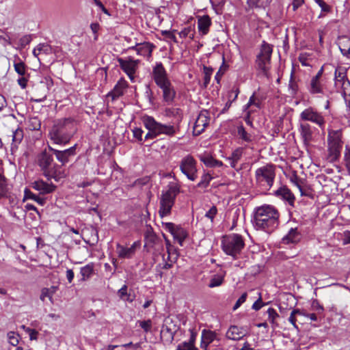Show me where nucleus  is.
Masks as SVG:
<instances>
[{"label": "nucleus", "mask_w": 350, "mask_h": 350, "mask_svg": "<svg viewBox=\"0 0 350 350\" xmlns=\"http://www.w3.org/2000/svg\"><path fill=\"white\" fill-rule=\"evenodd\" d=\"M279 212L271 205H263L255 209L253 225L257 230L273 232L279 224Z\"/></svg>", "instance_id": "f257e3e1"}, {"label": "nucleus", "mask_w": 350, "mask_h": 350, "mask_svg": "<svg viewBox=\"0 0 350 350\" xmlns=\"http://www.w3.org/2000/svg\"><path fill=\"white\" fill-rule=\"evenodd\" d=\"M76 129L75 121L70 118L55 120L49 131V138L55 144L65 146L72 138Z\"/></svg>", "instance_id": "f03ea898"}, {"label": "nucleus", "mask_w": 350, "mask_h": 350, "mask_svg": "<svg viewBox=\"0 0 350 350\" xmlns=\"http://www.w3.org/2000/svg\"><path fill=\"white\" fill-rule=\"evenodd\" d=\"M180 192V186L173 182L169 183L166 191H162L159 198V215L161 217L170 215L176 198Z\"/></svg>", "instance_id": "7ed1b4c3"}, {"label": "nucleus", "mask_w": 350, "mask_h": 350, "mask_svg": "<svg viewBox=\"0 0 350 350\" xmlns=\"http://www.w3.org/2000/svg\"><path fill=\"white\" fill-rule=\"evenodd\" d=\"M245 247L244 240L242 236L238 234H230L224 236L221 240V247L223 251L234 259L237 258L242 250Z\"/></svg>", "instance_id": "20e7f679"}, {"label": "nucleus", "mask_w": 350, "mask_h": 350, "mask_svg": "<svg viewBox=\"0 0 350 350\" xmlns=\"http://www.w3.org/2000/svg\"><path fill=\"white\" fill-rule=\"evenodd\" d=\"M275 176L273 165H266L258 168L255 172V180L258 187L268 191L273 186Z\"/></svg>", "instance_id": "39448f33"}, {"label": "nucleus", "mask_w": 350, "mask_h": 350, "mask_svg": "<svg viewBox=\"0 0 350 350\" xmlns=\"http://www.w3.org/2000/svg\"><path fill=\"white\" fill-rule=\"evenodd\" d=\"M38 164L40 167L43 174L48 179H57L58 176V165L54 163L53 155L43 150L38 156Z\"/></svg>", "instance_id": "423d86ee"}, {"label": "nucleus", "mask_w": 350, "mask_h": 350, "mask_svg": "<svg viewBox=\"0 0 350 350\" xmlns=\"http://www.w3.org/2000/svg\"><path fill=\"white\" fill-rule=\"evenodd\" d=\"M272 51V46L267 43L265 41H263L260 47V53L257 55V67L266 77H268L269 74Z\"/></svg>", "instance_id": "0eeeda50"}, {"label": "nucleus", "mask_w": 350, "mask_h": 350, "mask_svg": "<svg viewBox=\"0 0 350 350\" xmlns=\"http://www.w3.org/2000/svg\"><path fill=\"white\" fill-rule=\"evenodd\" d=\"M328 159L330 161H336L342 148L341 132L339 130L332 131L328 133Z\"/></svg>", "instance_id": "6e6552de"}, {"label": "nucleus", "mask_w": 350, "mask_h": 350, "mask_svg": "<svg viewBox=\"0 0 350 350\" xmlns=\"http://www.w3.org/2000/svg\"><path fill=\"white\" fill-rule=\"evenodd\" d=\"M299 120L305 122H312L318 126L321 129H324L326 123L323 113L312 107H309L301 112Z\"/></svg>", "instance_id": "1a4fd4ad"}, {"label": "nucleus", "mask_w": 350, "mask_h": 350, "mask_svg": "<svg viewBox=\"0 0 350 350\" xmlns=\"http://www.w3.org/2000/svg\"><path fill=\"white\" fill-rule=\"evenodd\" d=\"M180 170L186 177L191 181L198 178L197 161L190 154L183 157L180 161Z\"/></svg>", "instance_id": "9d476101"}, {"label": "nucleus", "mask_w": 350, "mask_h": 350, "mask_svg": "<svg viewBox=\"0 0 350 350\" xmlns=\"http://www.w3.org/2000/svg\"><path fill=\"white\" fill-rule=\"evenodd\" d=\"M323 68L322 67L317 73L313 76L309 84L308 90L311 94H325L327 91L326 80L323 76Z\"/></svg>", "instance_id": "9b49d317"}, {"label": "nucleus", "mask_w": 350, "mask_h": 350, "mask_svg": "<svg viewBox=\"0 0 350 350\" xmlns=\"http://www.w3.org/2000/svg\"><path fill=\"white\" fill-rule=\"evenodd\" d=\"M118 62L120 67L126 74L131 81L135 82L140 60L135 59L132 57H128L125 59L119 58Z\"/></svg>", "instance_id": "f8f14e48"}, {"label": "nucleus", "mask_w": 350, "mask_h": 350, "mask_svg": "<svg viewBox=\"0 0 350 350\" xmlns=\"http://www.w3.org/2000/svg\"><path fill=\"white\" fill-rule=\"evenodd\" d=\"M298 131L304 144L305 146H308L312 141H314V135L317 129L308 122L299 120Z\"/></svg>", "instance_id": "ddd939ff"}, {"label": "nucleus", "mask_w": 350, "mask_h": 350, "mask_svg": "<svg viewBox=\"0 0 350 350\" xmlns=\"http://www.w3.org/2000/svg\"><path fill=\"white\" fill-rule=\"evenodd\" d=\"M152 79L157 85L160 87L170 82L167 72L161 62H157L152 69Z\"/></svg>", "instance_id": "4468645a"}, {"label": "nucleus", "mask_w": 350, "mask_h": 350, "mask_svg": "<svg viewBox=\"0 0 350 350\" xmlns=\"http://www.w3.org/2000/svg\"><path fill=\"white\" fill-rule=\"evenodd\" d=\"M76 147L77 145L75 144L64 150H59L49 146V149L55 154L57 160L60 162L62 165H64L70 161V157L76 154Z\"/></svg>", "instance_id": "2eb2a0df"}, {"label": "nucleus", "mask_w": 350, "mask_h": 350, "mask_svg": "<svg viewBox=\"0 0 350 350\" xmlns=\"http://www.w3.org/2000/svg\"><path fill=\"white\" fill-rule=\"evenodd\" d=\"M140 247L139 241H135L129 247H124L120 243L116 244V252L120 258H131L135 255L137 247Z\"/></svg>", "instance_id": "dca6fc26"}, {"label": "nucleus", "mask_w": 350, "mask_h": 350, "mask_svg": "<svg viewBox=\"0 0 350 350\" xmlns=\"http://www.w3.org/2000/svg\"><path fill=\"white\" fill-rule=\"evenodd\" d=\"M209 120L208 112L206 111H201L197 117L193 126L194 135H200L208 125Z\"/></svg>", "instance_id": "f3484780"}, {"label": "nucleus", "mask_w": 350, "mask_h": 350, "mask_svg": "<svg viewBox=\"0 0 350 350\" xmlns=\"http://www.w3.org/2000/svg\"><path fill=\"white\" fill-rule=\"evenodd\" d=\"M155 45L150 42L137 43L135 46L129 48L130 50H134L137 54L148 58L152 56L153 49Z\"/></svg>", "instance_id": "a211bd4d"}, {"label": "nucleus", "mask_w": 350, "mask_h": 350, "mask_svg": "<svg viewBox=\"0 0 350 350\" xmlns=\"http://www.w3.org/2000/svg\"><path fill=\"white\" fill-rule=\"evenodd\" d=\"M142 121L146 129L154 133L156 135H159V131L161 127V123L156 121V120L150 116L145 115L142 117Z\"/></svg>", "instance_id": "6ab92c4d"}, {"label": "nucleus", "mask_w": 350, "mask_h": 350, "mask_svg": "<svg viewBox=\"0 0 350 350\" xmlns=\"http://www.w3.org/2000/svg\"><path fill=\"white\" fill-rule=\"evenodd\" d=\"M31 187L40 194L45 195L52 193L55 189V186L52 183H48L43 180H37L31 183Z\"/></svg>", "instance_id": "aec40b11"}, {"label": "nucleus", "mask_w": 350, "mask_h": 350, "mask_svg": "<svg viewBox=\"0 0 350 350\" xmlns=\"http://www.w3.org/2000/svg\"><path fill=\"white\" fill-rule=\"evenodd\" d=\"M128 85L127 81L124 78H121L116 84L113 89L107 94V96L111 97L113 100L117 99L124 94Z\"/></svg>", "instance_id": "412c9836"}, {"label": "nucleus", "mask_w": 350, "mask_h": 350, "mask_svg": "<svg viewBox=\"0 0 350 350\" xmlns=\"http://www.w3.org/2000/svg\"><path fill=\"white\" fill-rule=\"evenodd\" d=\"M163 92V99L167 103H172L176 96V91L170 81L159 87Z\"/></svg>", "instance_id": "4be33fe9"}, {"label": "nucleus", "mask_w": 350, "mask_h": 350, "mask_svg": "<svg viewBox=\"0 0 350 350\" xmlns=\"http://www.w3.org/2000/svg\"><path fill=\"white\" fill-rule=\"evenodd\" d=\"M301 239V235L297 228H292L282 238V242L284 244L297 243Z\"/></svg>", "instance_id": "5701e85b"}, {"label": "nucleus", "mask_w": 350, "mask_h": 350, "mask_svg": "<svg viewBox=\"0 0 350 350\" xmlns=\"http://www.w3.org/2000/svg\"><path fill=\"white\" fill-rule=\"evenodd\" d=\"M24 137L23 130L18 127L15 130L12 131V144H11V151L12 152H15L18 147V145L21 143Z\"/></svg>", "instance_id": "b1692460"}, {"label": "nucleus", "mask_w": 350, "mask_h": 350, "mask_svg": "<svg viewBox=\"0 0 350 350\" xmlns=\"http://www.w3.org/2000/svg\"><path fill=\"white\" fill-rule=\"evenodd\" d=\"M275 196L286 200L291 206H293L295 196L287 187H280L275 192Z\"/></svg>", "instance_id": "393cba45"}, {"label": "nucleus", "mask_w": 350, "mask_h": 350, "mask_svg": "<svg viewBox=\"0 0 350 350\" xmlns=\"http://www.w3.org/2000/svg\"><path fill=\"white\" fill-rule=\"evenodd\" d=\"M245 336L243 329L236 325H232L226 332V338L232 340H239Z\"/></svg>", "instance_id": "a878e982"}, {"label": "nucleus", "mask_w": 350, "mask_h": 350, "mask_svg": "<svg viewBox=\"0 0 350 350\" xmlns=\"http://www.w3.org/2000/svg\"><path fill=\"white\" fill-rule=\"evenodd\" d=\"M211 25V18L208 15H204L198 20V28L202 35H206L209 31Z\"/></svg>", "instance_id": "bb28decb"}, {"label": "nucleus", "mask_w": 350, "mask_h": 350, "mask_svg": "<svg viewBox=\"0 0 350 350\" xmlns=\"http://www.w3.org/2000/svg\"><path fill=\"white\" fill-rule=\"evenodd\" d=\"M199 159L208 167H221L223 165L221 161L214 159L208 154H200Z\"/></svg>", "instance_id": "cd10ccee"}, {"label": "nucleus", "mask_w": 350, "mask_h": 350, "mask_svg": "<svg viewBox=\"0 0 350 350\" xmlns=\"http://www.w3.org/2000/svg\"><path fill=\"white\" fill-rule=\"evenodd\" d=\"M14 70L19 76L29 75L27 71V66L18 55L14 56Z\"/></svg>", "instance_id": "c85d7f7f"}, {"label": "nucleus", "mask_w": 350, "mask_h": 350, "mask_svg": "<svg viewBox=\"0 0 350 350\" xmlns=\"http://www.w3.org/2000/svg\"><path fill=\"white\" fill-rule=\"evenodd\" d=\"M94 264L91 262L84 267H81L80 274L81 275V281L88 280L94 274Z\"/></svg>", "instance_id": "c756f323"}, {"label": "nucleus", "mask_w": 350, "mask_h": 350, "mask_svg": "<svg viewBox=\"0 0 350 350\" xmlns=\"http://www.w3.org/2000/svg\"><path fill=\"white\" fill-rule=\"evenodd\" d=\"M225 275H226V273L224 271H221L220 273L214 274L211 277L210 282L208 284V286L209 288H215V287L220 286L224 281Z\"/></svg>", "instance_id": "7c9ffc66"}, {"label": "nucleus", "mask_w": 350, "mask_h": 350, "mask_svg": "<svg viewBox=\"0 0 350 350\" xmlns=\"http://www.w3.org/2000/svg\"><path fill=\"white\" fill-rule=\"evenodd\" d=\"M243 155V149L241 148H237L233 151L231 156L227 159L229 161L230 165L236 169L237 163L240 161Z\"/></svg>", "instance_id": "2f4dec72"}, {"label": "nucleus", "mask_w": 350, "mask_h": 350, "mask_svg": "<svg viewBox=\"0 0 350 350\" xmlns=\"http://www.w3.org/2000/svg\"><path fill=\"white\" fill-rule=\"evenodd\" d=\"M52 53L51 46L45 43L39 44L33 50V55L35 57H38L39 55L43 53L45 55H49Z\"/></svg>", "instance_id": "473e14b6"}, {"label": "nucleus", "mask_w": 350, "mask_h": 350, "mask_svg": "<svg viewBox=\"0 0 350 350\" xmlns=\"http://www.w3.org/2000/svg\"><path fill=\"white\" fill-rule=\"evenodd\" d=\"M178 130V126L162 124L159 131V135L163 134L172 137L174 135Z\"/></svg>", "instance_id": "72a5a7b5"}, {"label": "nucleus", "mask_w": 350, "mask_h": 350, "mask_svg": "<svg viewBox=\"0 0 350 350\" xmlns=\"http://www.w3.org/2000/svg\"><path fill=\"white\" fill-rule=\"evenodd\" d=\"M57 291L56 286H51L50 288H44L42 289L41 295H40V299L42 301H45L46 298H49L50 301L51 303L53 302V296L55 293Z\"/></svg>", "instance_id": "f704fd0d"}, {"label": "nucleus", "mask_w": 350, "mask_h": 350, "mask_svg": "<svg viewBox=\"0 0 350 350\" xmlns=\"http://www.w3.org/2000/svg\"><path fill=\"white\" fill-rule=\"evenodd\" d=\"M187 232L183 228L178 226V227L176 228L173 237L178 241L180 245H183V243L185 239L187 237Z\"/></svg>", "instance_id": "c9c22d12"}, {"label": "nucleus", "mask_w": 350, "mask_h": 350, "mask_svg": "<svg viewBox=\"0 0 350 350\" xmlns=\"http://www.w3.org/2000/svg\"><path fill=\"white\" fill-rule=\"evenodd\" d=\"M118 295L123 301H126L129 302H133L134 300V297L131 295L130 293L128 292V286L124 284L122 286L120 289L118 291Z\"/></svg>", "instance_id": "e433bc0d"}, {"label": "nucleus", "mask_w": 350, "mask_h": 350, "mask_svg": "<svg viewBox=\"0 0 350 350\" xmlns=\"http://www.w3.org/2000/svg\"><path fill=\"white\" fill-rule=\"evenodd\" d=\"M338 44L342 54L345 55L350 49V39L347 36L340 37Z\"/></svg>", "instance_id": "4c0bfd02"}, {"label": "nucleus", "mask_w": 350, "mask_h": 350, "mask_svg": "<svg viewBox=\"0 0 350 350\" xmlns=\"http://www.w3.org/2000/svg\"><path fill=\"white\" fill-rule=\"evenodd\" d=\"M237 133L239 137L246 142H251L253 140L252 135L245 131L243 125L238 126Z\"/></svg>", "instance_id": "58836bf2"}, {"label": "nucleus", "mask_w": 350, "mask_h": 350, "mask_svg": "<svg viewBox=\"0 0 350 350\" xmlns=\"http://www.w3.org/2000/svg\"><path fill=\"white\" fill-rule=\"evenodd\" d=\"M215 338V334L212 331L203 330L202 334V340L206 344H211Z\"/></svg>", "instance_id": "ea45409f"}, {"label": "nucleus", "mask_w": 350, "mask_h": 350, "mask_svg": "<svg viewBox=\"0 0 350 350\" xmlns=\"http://www.w3.org/2000/svg\"><path fill=\"white\" fill-rule=\"evenodd\" d=\"M213 69L211 67L204 66L203 73H204V85L206 87L211 81V75H213Z\"/></svg>", "instance_id": "a19ab883"}, {"label": "nucleus", "mask_w": 350, "mask_h": 350, "mask_svg": "<svg viewBox=\"0 0 350 350\" xmlns=\"http://www.w3.org/2000/svg\"><path fill=\"white\" fill-rule=\"evenodd\" d=\"M212 179L213 177L210 174H204L201 177L200 181L198 183L197 187L200 188H206L208 186Z\"/></svg>", "instance_id": "79ce46f5"}, {"label": "nucleus", "mask_w": 350, "mask_h": 350, "mask_svg": "<svg viewBox=\"0 0 350 350\" xmlns=\"http://www.w3.org/2000/svg\"><path fill=\"white\" fill-rule=\"evenodd\" d=\"M8 191L6 180L5 177L0 174V199L7 196Z\"/></svg>", "instance_id": "37998d69"}, {"label": "nucleus", "mask_w": 350, "mask_h": 350, "mask_svg": "<svg viewBox=\"0 0 350 350\" xmlns=\"http://www.w3.org/2000/svg\"><path fill=\"white\" fill-rule=\"evenodd\" d=\"M25 196L27 198L31 199L36 202H38L40 205H44L45 203V200L39 197L38 195L33 193L30 191L25 190Z\"/></svg>", "instance_id": "c03bdc74"}, {"label": "nucleus", "mask_w": 350, "mask_h": 350, "mask_svg": "<svg viewBox=\"0 0 350 350\" xmlns=\"http://www.w3.org/2000/svg\"><path fill=\"white\" fill-rule=\"evenodd\" d=\"M176 350H198L193 345V341L183 342L178 345Z\"/></svg>", "instance_id": "a18cd8bd"}, {"label": "nucleus", "mask_w": 350, "mask_h": 350, "mask_svg": "<svg viewBox=\"0 0 350 350\" xmlns=\"http://www.w3.org/2000/svg\"><path fill=\"white\" fill-rule=\"evenodd\" d=\"M19 335L16 334L14 332H9L8 333V341L12 346H16L19 342L18 339Z\"/></svg>", "instance_id": "49530a36"}, {"label": "nucleus", "mask_w": 350, "mask_h": 350, "mask_svg": "<svg viewBox=\"0 0 350 350\" xmlns=\"http://www.w3.org/2000/svg\"><path fill=\"white\" fill-rule=\"evenodd\" d=\"M288 90L290 91L291 94H292V95L296 94L298 91V84L295 81V80L293 78L292 74H291V79L289 81Z\"/></svg>", "instance_id": "de8ad7c7"}, {"label": "nucleus", "mask_w": 350, "mask_h": 350, "mask_svg": "<svg viewBox=\"0 0 350 350\" xmlns=\"http://www.w3.org/2000/svg\"><path fill=\"white\" fill-rule=\"evenodd\" d=\"M316 3L321 8V12L325 13H329L332 10L331 6L327 5L323 0H314Z\"/></svg>", "instance_id": "09e8293b"}, {"label": "nucleus", "mask_w": 350, "mask_h": 350, "mask_svg": "<svg viewBox=\"0 0 350 350\" xmlns=\"http://www.w3.org/2000/svg\"><path fill=\"white\" fill-rule=\"evenodd\" d=\"M267 312L268 314L269 322L273 324L275 320L279 317L278 314L277 313L276 310L273 308H268Z\"/></svg>", "instance_id": "8fccbe9b"}, {"label": "nucleus", "mask_w": 350, "mask_h": 350, "mask_svg": "<svg viewBox=\"0 0 350 350\" xmlns=\"http://www.w3.org/2000/svg\"><path fill=\"white\" fill-rule=\"evenodd\" d=\"M139 326L144 330L146 332H148L150 331L152 328V321L148 319L147 321H138Z\"/></svg>", "instance_id": "3c124183"}, {"label": "nucleus", "mask_w": 350, "mask_h": 350, "mask_svg": "<svg viewBox=\"0 0 350 350\" xmlns=\"http://www.w3.org/2000/svg\"><path fill=\"white\" fill-rule=\"evenodd\" d=\"M191 31L192 29L191 27H186L179 32V36L182 38H185L187 36H189L190 38L193 39L194 38V33H192L191 34Z\"/></svg>", "instance_id": "603ef678"}, {"label": "nucleus", "mask_w": 350, "mask_h": 350, "mask_svg": "<svg viewBox=\"0 0 350 350\" xmlns=\"http://www.w3.org/2000/svg\"><path fill=\"white\" fill-rule=\"evenodd\" d=\"M32 40V38L31 35H25L20 38L19 44L21 48L25 47L27 44H29Z\"/></svg>", "instance_id": "864d4df0"}, {"label": "nucleus", "mask_w": 350, "mask_h": 350, "mask_svg": "<svg viewBox=\"0 0 350 350\" xmlns=\"http://www.w3.org/2000/svg\"><path fill=\"white\" fill-rule=\"evenodd\" d=\"M266 304L262 302L261 293H259L258 299L253 304L252 308L256 311L259 310L262 307H263Z\"/></svg>", "instance_id": "5fc2aeb1"}, {"label": "nucleus", "mask_w": 350, "mask_h": 350, "mask_svg": "<svg viewBox=\"0 0 350 350\" xmlns=\"http://www.w3.org/2000/svg\"><path fill=\"white\" fill-rule=\"evenodd\" d=\"M29 78V75H27L24 76H20V77L18 79V84L21 86V88L25 89L27 87Z\"/></svg>", "instance_id": "6e6d98bb"}, {"label": "nucleus", "mask_w": 350, "mask_h": 350, "mask_svg": "<svg viewBox=\"0 0 350 350\" xmlns=\"http://www.w3.org/2000/svg\"><path fill=\"white\" fill-rule=\"evenodd\" d=\"M247 297V293H243L233 306V310H237L246 301Z\"/></svg>", "instance_id": "4d7b16f0"}, {"label": "nucleus", "mask_w": 350, "mask_h": 350, "mask_svg": "<svg viewBox=\"0 0 350 350\" xmlns=\"http://www.w3.org/2000/svg\"><path fill=\"white\" fill-rule=\"evenodd\" d=\"M174 31H176V30H174L173 31H163L162 35L164 36L167 39H169L172 41H173L174 43H177V39L174 34Z\"/></svg>", "instance_id": "13d9d810"}, {"label": "nucleus", "mask_w": 350, "mask_h": 350, "mask_svg": "<svg viewBox=\"0 0 350 350\" xmlns=\"http://www.w3.org/2000/svg\"><path fill=\"white\" fill-rule=\"evenodd\" d=\"M217 213V209L215 206H213L205 214V217L210 219L211 221L213 220L215 216Z\"/></svg>", "instance_id": "bf43d9fd"}, {"label": "nucleus", "mask_w": 350, "mask_h": 350, "mask_svg": "<svg viewBox=\"0 0 350 350\" xmlns=\"http://www.w3.org/2000/svg\"><path fill=\"white\" fill-rule=\"evenodd\" d=\"M163 225L165 229L170 232L172 235H174L176 228L178 227V226H176L171 222L163 223Z\"/></svg>", "instance_id": "052dcab7"}, {"label": "nucleus", "mask_w": 350, "mask_h": 350, "mask_svg": "<svg viewBox=\"0 0 350 350\" xmlns=\"http://www.w3.org/2000/svg\"><path fill=\"white\" fill-rule=\"evenodd\" d=\"M335 79L338 81H340L344 79L345 75L343 70L341 68H337L335 70Z\"/></svg>", "instance_id": "680f3d73"}, {"label": "nucleus", "mask_w": 350, "mask_h": 350, "mask_svg": "<svg viewBox=\"0 0 350 350\" xmlns=\"http://www.w3.org/2000/svg\"><path fill=\"white\" fill-rule=\"evenodd\" d=\"M26 332L29 334L31 340H36L38 339V332L34 329L27 328Z\"/></svg>", "instance_id": "e2e57ef3"}, {"label": "nucleus", "mask_w": 350, "mask_h": 350, "mask_svg": "<svg viewBox=\"0 0 350 350\" xmlns=\"http://www.w3.org/2000/svg\"><path fill=\"white\" fill-rule=\"evenodd\" d=\"M133 136L139 142L142 141V134L144 131L139 128H135L133 130Z\"/></svg>", "instance_id": "0e129e2a"}, {"label": "nucleus", "mask_w": 350, "mask_h": 350, "mask_svg": "<svg viewBox=\"0 0 350 350\" xmlns=\"http://www.w3.org/2000/svg\"><path fill=\"white\" fill-rule=\"evenodd\" d=\"M122 347L124 348L132 347L133 350H137L141 348V343L137 342L133 344V342H129L124 345H122Z\"/></svg>", "instance_id": "69168bd1"}, {"label": "nucleus", "mask_w": 350, "mask_h": 350, "mask_svg": "<svg viewBox=\"0 0 350 350\" xmlns=\"http://www.w3.org/2000/svg\"><path fill=\"white\" fill-rule=\"evenodd\" d=\"M342 243L343 245L350 243V231L346 230L343 232Z\"/></svg>", "instance_id": "338daca9"}, {"label": "nucleus", "mask_w": 350, "mask_h": 350, "mask_svg": "<svg viewBox=\"0 0 350 350\" xmlns=\"http://www.w3.org/2000/svg\"><path fill=\"white\" fill-rule=\"evenodd\" d=\"M344 159L345 163L350 161V147L349 146H345V153H344Z\"/></svg>", "instance_id": "774afa93"}]
</instances>
